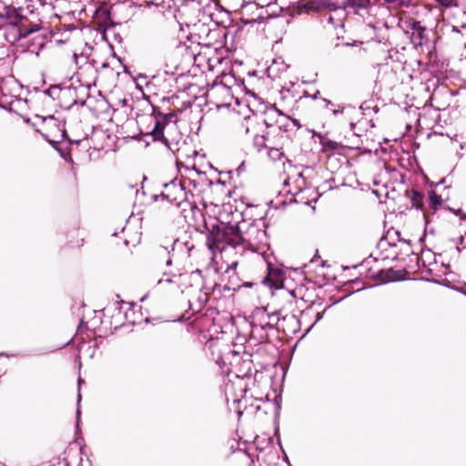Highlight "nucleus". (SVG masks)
<instances>
[{
	"label": "nucleus",
	"mask_w": 466,
	"mask_h": 466,
	"mask_svg": "<svg viewBox=\"0 0 466 466\" xmlns=\"http://www.w3.org/2000/svg\"><path fill=\"white\" fill-rule=\"evenodd\" d=\"M463 294L466 296V291H463Z\"/></svg>",
	"instance_id": "49530a36"
},
{
	"label": "nucleus",
	"mask_w": 466,
	"mask_h": 466,
	"mask_svg": "<svg viewBox=\"0 0 466 466\" xmlns=\"http://www.w3.org/2000/svg\"><path fill=\"white\" fill-rule=\"evenodd\" d=\"M453 213L456 215V216H461V209H457V210H453Z\"/></svg>",
	"instance_id": "c756f323"
},
{
	"label": "nucleus",
	"mask_w": 466,
	"mask_h": 466,
	"mask_svg": "<svg viewBox=\"0 0 466 466\" xmlns=\"http://www.w3.org/2000/svg\"><path fill=\"white\" fill-rule=\"evenodd\" d=\"M386 3H395L397 2L398 0H384Z\"/></svg>",
	"instance_id": "f704fd0d"
},
{
	"label": "nucleus",
	"mask_w": 466,
	"mask_h": 466,
	"mask_svg": "<svg viewBox=\"0 0 466 466\" xmlns=\"http://www.w3.org/2000/svg\"><path fill=\"white\" fill-rule=\"evenodd\" d=\"M323 101L327 104V105H331V101L327 99V98H323Z\"/></svg>",
	"instance_id": "473e14b6"
},
{
	"label": "nucleus",
	"mask_w": 466,
	"mask_h": 466,
	"mask_svg": "<svg viewBox=\"0 0 466 466\" xmlns=\"http://www.w3.org/2000/svg\"><path fill=\"white\" fill-rule=\"evenodd\" d=\"M262 3H265L266 5H268V4H270V2H268V0H261Z\"/></svg>",
	"instance_id": "e433bc0d"
},
{
	"label": "nucleus",
	"mask_w": 466,
	"mask_h": 466,
	"mask_svg": "<svg viewBox=\"0 0 466 466\" xmlns=\"http://www.w3.org/2000/svg\"><path fill=\"white\" fill-rule=\"evenodd\" d=\"M258 314H260L261 318L259 319V323L256 321L252 322L251 326L254 332H257L258 329H272L276 327L280 318L285 319V317L282 315V309L275 310L272 313H266V309H264L263 311L258 312Z\"/></svg>",
	"instance_id": "0eeeda50"
},
{
	"label": "nucleus",
	"mask_w": 466,
	"mask_h": 466,
	"mask_svg": "<svg viewBox=\"0 0 466 466\" xmlns=\"http://www.w3.org/2000/svg\"><path fill=\"white\" fill-rule=\"evenodd\" d=\"M82 382H83L82 379H81V378H79V379H78V386H79V387H80V384H81Z\"/></svg>",
	"instance_id": "a19ab883"
},
{
	"label": "nucleus",
	"mask_w": 466,
	"mask_h": 466,
	"mask_svg": "<svg viewBox=\"0 0 466 466\" xmlns=\"http://www.w3.org/2000/svg\"><path fill=\"white\" fill-rule=\"evenodd\" d=\"M326 145H327L329 147L332 148V149H334V148L336 147H335V146H336V143H335V142H333V141H328V142L326 143Z\"/></svg>",
	"instance_id": "bb28decb"
},
{
	"label": "nucleus",
	"mask_w": 466,
	"mask_h": 466,
	"mask_svg": "<svg viewBox=\"0 0 466 466\" xmlns=\"http://www.w3.org/2000/svg\"><path fill=\"white\" fill-rule=\"evenodd\" d=\"M80 414H81V412H80V410L78 408L77 410H76L77 420H79ZM76 425H78V421L76 422Z\"/></svg>",
	"instance_id": "7c9ffc66"
},
{
	"label": "nucleus",
	"mask_w": 466,
	"mask_h": 466,
	"mask_svg": "<svg viewBox=\"0 0 466 466\" xmlns=\"http://www.w3.org/2000/svg\"><path fill=\"white\" fill-rule=\"evenodd\" d=\"M350 127H351V129H353V127H354V124H353V123H351V124H350Z\"/></svg>",
	"instance_id": "a18cd8bd"
},
{
	"label": "nucleus",
	"mask_w": 466,
	"mask_h": 466,
	"mask_svg": "<svg viewBox=\"0 0 466 466\" xmlns=\"http://www.w3.org/2000/svg\"><path fill=\"white\" fill-rule=\"evenodd\" d=\"M321 319V315L318 314L317 321Z\"/></svg>",
	"instance_id": "37998d69"
},
{
	"label": "nucleus",
	"mask_w": 466,
	"mask_h": 466,
	"mask_svg": "<svg viewBox=\"0 0 466 466\" xmlns=\"http://www.w3.org/2000/svg\"><path fill=\"white\" fill-rule=\"evenodd\" d=\"M287 139V136L281 135L277 139L275 138L273 142L268 146V156L270 159L273 161H278L284 157V153L282 152V146Z\"/></svg>",
	"instance_id": "9d476101"
},
{
	"label": "nucleus",
	"mask_w": 466,
	"mask_h": 466,
	"mask_svg": "<svg viewBox=\"0 0 466 466\" xmlns=\"http://www.w3.org/2000/svg\"><path fill=\"white\" fill-rule=\"evenodd\" d=\"M430 207L433 210H436L441 204V197L439 196L435 191L431 190L429 193Z\"/></svg>",
	"instance_id": "dca6fc26"
},
{
	"label": "nucleus",
	"mask_w": 466,
	"mask_h": 466,
	"mask_svg": "<svg viewBox=\"0 0 466 466\" xmlns=\"http://www.w3.org/2000/svg\"><path fill=\"white\" fill-rule=\"evenodd\" d=\"M73 57H74L75 63H76V65H78V63H79V61H78V60H79V59H81L84 63H86V60H87V57H86V56H83V55H81V56H77L76 54H74V56H73Z\"/></svg>",
	"instance_id": "b1692460"
},
{
	"label": "nucleus",
	"mask_w": 466,
	"mask_h": 466,
	"mask_svg": "<svg viewBox=\"0 0 466 466\" xmlns=\"http://www.w3.org/2000/svg\"><path fill=\"white\" fill-rule=\"evenodd\" d=\"M407 197L410 199L411 207L417 209H421L423 206V195L417 190H410L406 192Z\"/></svg>",
	"instance_id": "4468645a"
},
{
	"label": "nucleus",
	"mask_w": 466,
	"mask_h": 466,
	"mask_svg": "<svg viewBox=\"0 0 466 466\" xmlns=\"http://www.w3.org/2000/svg\"><path fill=\"white\" fill-rule=\"evenodd\" d=\"M437 2L445 7H451L452 5H456L457 0H437Z\"/></svg>",
	"instance_id": "5701e85b"
},
{
	"label": "nucleus",
	"mask_w": 466,
	"mask_h": 466,
	"mask_svg": "<svg viewBox=\"0 0 466 466\" xmlns=\"http://www.w3.org/2000/svg\"><path fill=\"white\" fill-rule=\"evenodd\" d=\"M80 400H81V394H80V392H79V393H78V396H77V402L79 403V402H80Z\"/></svg>",
	"instance_id": "c9c22d12"
},
{
	"label": "nucleus",
	"mask_w": 466,
	"mask_h": 466,
	"mask_svg": "<svg viewBox=\"0 0 466 466\" xmlns=\"http://www.w3.org/2000/svg\"><path fill=\"white\" fill-rule=\"evenodd\" d=\"M352 107L351 106H343L341 109H333L332 110V114L334 116H338L339 114H342L345 110L347 109H351Z\"/></svg>",
	"instance_id": "393cba45"
},
{
	"label": "nucleus",
	"mask_w": 466,
	"mask_h": 466,
	"mask_svg": "<svg viewBox=\"0 0 466 466\" xmlns=\"http://www.w3.org/2000/svg\"><path fill=\"white\" fill-rule=\"evenodd\" d=\"M371 5L370 0H342V8H352L356 10V13L360 9H368Z\"/></svg>",
	"instance_id": "ddd939ff"
},
{
	"label": "nucleus",
	"mask_w": 466,
	"mask_h": 466,
	"mask_svg": "<svg viewBox=\"0 0 466 466\" xmlns=\"http://www.w3.org/2000/svg\"><path fill=\"white\" fill-rule=\"evenodd\" d=\"M410 37L415 46H421L427 40L426 28L421 25L418 31L411 32Z\"/></svg>",
	"instance_id": "2eb2a0df"
},
{
	"label": "nucleus",
	"mask_w": 466,
	"mask_h": 466,
	"mask_svg": "<svg viewBox=\"0 0 466 466\" xmlns=\"http://www.w3.org/2000/svg\"><path fill=\"white\" fill-rule=\"evenodd\" d=\"M245 223L239 225L238 247L244 249L260 253L266 258L268 249V237L264 228L257 223H250L246 229ZM268 264V275L264 278L263 283L271 289H281L283 286V273L275 268L271 262L265 258Z\"/></svg>",
	"instance_id": "f257e3e1"
},
{
	"label": "nucleus",
	"mask_w": 466,
	"mask_h": 466,
	"mask_svg": "<svg viewBox=\"0 0 466 466\" xmlns=\"http://www.w3.org/2000/svg\"><path fill=\"white\" fill-rule=\"evenodd\" d=\"M158 197H160V198H163V199H167V201H169V202H170V197H171V195L169 194V191H167V190H166V189H165V191L161 192V193L158 195Z\"/></svg>",
	"instance_id": "a878e982"
},
{
	"label": "nucleus",
	"mask_w": 466,
	"mask_h": 466,
	"mask_svg": "<svg viewBox=\"0 0 466 466\" xmlns=\"http://www.w3.org/2000/svg\"><path fill=\"white\" fill-rule=\"evenodd\" d=\"M318 94H319V91H317V93L313 96L314 99H316L318 97Z\"/></svg>",
	"instance_id": "58836bf2"
},
{
	"label": "nucleus",
	"mask_w": 466,
	"mask_h": 466,
	"mask_svg": "<svg viewBox=\"0 0 466 466\" xmlns=\"http://www.w3.org/2000/svg\"><path fill=\"white\" fill-rule=\"evenodd\" d=\"M79 97H83V93H79Z\"/></svg>",
	"instance_id": "c03bdc74"
},
{
	"label": "nucleus",
	"mask_w": 466,
	"mask_h": 466,
	"mask_svg": "<svg viewBox=\"0 0 466 466\" xmlns=\"http://www.w3.org/2000/svg\"><path fill=\"white\" fill-rule=\"evenodd\" d=\"M281 115L282 112L280 110L275 106H270L265 110L264 117L261 121L255 115L246 116L241 123V129L246 135H248L251 131H261V127L265 126L268 134L275 135L277 133V123L275 122L279 119Z\"/></svg>",
	"instance_id": "20e7f679"
},
{
	"label": "nucleus",
	"mask_w": 466,
	"mask_h": 466,
	"mask_svg": "<svg viewBox=\"0 0 466 466\" xmlns=\"http://www.w3.org/2000/svg\"><path fill=\"white\" fill-rule=\"evenodd\" d=\"M5 10L10 24L16 26L15 40L18 41V46L23 51L38 56L46 46V35L42 32V28L37 24H25L23 15L15 7L6 6Z\"/></svg>",
	"instance_id": "f03ea898"
},
{
	"label": "nucleus",
	"mask_w": 466,
	"mask_h": 466,
	"mask_svg": "<svg viewBox=\"0 0 466 466\" xmlns=\"http://www.w3.org/2000/svg\"><path fill=\"white\" fill-rule=\"evenodd\" d=\"M163 276L165 278L158 279L157 284H161L162 282H177L176 279L182 280L189 279L191 281L194 282H200L202 280V275L199 269L194 270L190 274H175L171 272H165Z\"/></svg>",
	"instance_id": "6e6552de"
},
{
	"label": "nucleus",
	"mask_w": 466,
	"mask_h": 466,
	"mask_svg": "<svg viewBox=\"0 0 466 466\" xmlns=\"http://www.w3.org/2000/svg\"><path fill=\"white\" fill-rule=\"evenodd\" d=\"M460 218H461V220H466V214H462V213H461V216H460Z\"/></svg>",
	"instance_id": "72a5a7b5"
},
{
	"label": "nucleus",
	"mask_w": 466,
	"mask_h": 466,
	"mask_svg": "<svg viewBox=\"0 0 466 466\" xmlns=\"http://www.w3.org/2000/svg\"><path fill=\"white\" fill-rule=\"evenodd\" d=\"M154 114L155 116H157V117H160L166 124L170 122L173 119V117L176 116V114L174 112L163 114L160 111H157L156 108H154Z\"/></svg>",
	"instance_id": "6ab92c4d"
},
{
	"label": "nucleus",
	"mask_w": 466,
	"mask_h": 466,
	"mask_svg": "<svg viewBox=\"0 0 466 466\" xmlns=\"http://www.w3.org/2000/svg\"><path fill=\"white\" fill-rule=\"evenodd\" d=\"M457 248L458 252H461V248L459 245L457 246V248Z\"/></svg>",
	"instance_id": "79ce46f5"
},
{
	"label": "nucleus",
	"mask_w": 466,
	"mask_h": 466,
	"mask_svg": "<svg viewBox=\"0 0 466 466\" xmlns=\"http://www.w3.org/2000/svg\"><path fill=\"white\" fill-rule=\"evenodd\" d=\"M258 132L259 131H251L250 133L254 134V147L257 148L258 152H260L262 149L268 148L275 138H273L272 134H268V132L267 131L263 132L262 135H259Z\"/></svg>",
	"instance_id": "9b49d317"
},
{
	"label": "nucleus",
	"mask_w": 466,
	"mask_h": 466,
	"mask_svg": "<svg viewBox=\"0 0 466 466\" xmlns=\"http://www.w3.org/2000/svg\"><path fill=\"white\" fill-rule=\"evenodd\" d=\"M328 7L330 11H342V13L345 11L343 10L342 8V0L340 1V3H333V2H329L328 3Z\"/></svg>",
	"instance_id": "412c9836"
},
{
	"label": "nucleus",
	"mask_w": 466,
	"mask_h": 466,
	"mask_svg": "<svg viewBox=\"0 0 466 466\" xmlns=\"http://www.w3.org/2000/svg\"><path fill=\"white\" fill-rule=\"evenodd\" d=\"M156 117L157 120L151 131V136L155 141H161L165 146L170 148L168 140L164 136V129L167 124L160 117H157V116H156Z\"/></svg>",
	"instance_id": "f8f14e48"
},
{
	"label": "nucleus",
	"mask_w": 466,
	"mask_h": 466,
	"mask_svg": "<svg viewBox=\"0 0 466 466\" xmlns=\"http://www.w3.org/2000/svg\"><path fill=\"white\" fill-rule=\"evenodd\" d=\"M207 246L213 253L223 251L227 247H238L239 225L213 224L208 228Z\"/></svg>",
	"instance_id": "7ed1b4c3"
},
{
	"label": "nucleus",
	"mask_w": 466,
	"mask_h": 466,
	"mask_svg": "<svg viewBox=\"0 0 466 466\" xmlns=\"http://www.w3.org/2000/svg\"><path fill=\"white\" fill-rule=\"evenodd\" d=\"M329 23H330L333 25H336L337 24L334 22V17L332 15H329L328 19Z\"/></svg>",
	"instance_id": "cd10ccee"
},
{
	"label": "nucleus",
	"mask_w": 466,
	"mask_h": 466,
	"mask_svg": "<svg viewBox=\"0 0 466 466\" xmlns=\"http://www.w3.org/2000/svg\"><path fill=\"white\" fill-rule=\"evenodd\" d=\"M187 182H188V184L192 185L194 187H197V183L195 180L188 179Z\"/></svg>",
	"instance_id": "c85d7f7f"
},
{
	"label": "nucleus",
	"mask_w": 466,
	"mask_h": 466,
	"mask_svg": "<svg viewBox=\"0 0 466 466\" xmlns=\"http://www.w3.org/2000/svg\"><path fill=\"white\" fill-rule=\"evenodd\" d=\"M61 98L72 99L71 104L68 106V109L72 108L75 105H80L84 106L86 105V99L88 96V86L79 85L78 86H66L60 89Z\"/></svg>",
	"instance_id": "423d86ee"
},
{
	"label": "nucleus",
	"mask_w": 466,
	"mask_h": 466,
	"mask_svg": "<svg viewBox=\"0 0 466 466\" xmlns=\"http://www.w3.org/2000/svg\"><path fill=\"white\" fill-rule=\"evenodd\" d=\"M60 89L56 86H50L48 89L45 91V94L52 97L53 99L56 97H61L60 96Z\"/></svg>",
	"instance_id": "aec40b11"
},
{
	"label": "nucleus",
	"mask_w": 466,
	"mask_h": 466,
	"mask_svg": "<svg viewBox=\"0 0 466 466\" xmlns=\"http://www.w3.org/2000/svg\"><path fill=\"white\" fill-rule=\"evenodd\" d=\"M150 4H153L156 6L167 5V7H170L171 5L173 4V0H155L153 2H150Z\"/></svg>",
	"instance_id": "4be33fe9"
},
{
	"label": "nucleus",
	"mask_w": 466,
	"mask_h": 466,
	"mask_svg": "<svg viewBox=\"0 0 466 466\" xmlns=\"http://www.w3.org/2000/svg\"><path fill=\"white\" fill-rule=\"evenodd\" d=\"M275 123H277V133L275 135H272V137L273 138L276 139L279 137L281 135L285 136L284 133L289 132L291 128V126L299 127V124L296 119H291L283 113L279 116V119L277 120Z\"/></svg>",
	"instance_id": "1a4fd4ad"
},
{
	"label": "nucleus",
	"mask_w": 466,
	"mask_h": 466,
	"mask_svg": "<svg viewBox=\"0 0 466 466\" xmlns=\"http://www.w3.org/2000/svg\"><path fill=\"white\" fill-rule=\"evenodd\" d=\"M164 188L169 191L170 203L174 204L177 207H181L182 205L191 206V204L187 201L188 192L187 191V181L186 180H178L177 178H174L167 183L164 184Z\"/></svg>",
	"instance_id": "39448f33"
},
{
	"label": "nucleus",
	"mask_w": 466,
	"mask_h": 466,
	"mask_svg": "<svg viewBox=\"0 0 466 466\" xmlns=\"http://www.w3.org/2000/svg\"><path fill=\"white\" fill-rule=\"evenodd\" d=\"M153 198L157 201L160 197H158V195H155Z\"/></svg>",
	"instance_id": "ea45409f"
},
{
	"label": "nucleus",
	"mask_w": 466,
	"mask_h": 466,
	"mask_svg": "<svg viewBox=\"0 0 466 466\" xmlns=\"http://www.w3.org/2000/svg\"><path fill=\"white\" fill-rule=\"evenodd\" d=\"M172 264V258L169 257L168 259L166 262L167 266H170Z\"/></svg>",
	"instance_id": "2f4dec72"
},
{
	"label": "nucleus",
	"mask_w": 466,
	"mask_h": 466,
	"mask_svg": "<svg viewBox=\"0 0 466 466\" xmlns=\"http://www.w3.org/2000/svg\"><path fill=\"white\" fill-rule=\"evenodd\" d=\"M262 3H265L266 5H268V4H270V2H268V0H261Z\"/></svg>",
	"instance_id": "4c0bfd02"
},
{
	"label": "nucleus",
	"mask_w": 466,
	"mask_h": 466,
	"mask_svg": "<svg viewBox=\"0 0 466 466\" xmlns=\"http://www.w3.org/2000/svg\"><path fill=\"white\" fill-rule=\"evenodd\" d=\"M202 289H206V288L202 287L200 289V294L198 297V309H201L205 306V304L208 301V292L207 290L202 291Z\"/></svg>",
	"instance_id": "a211bd4d"
},
{
	"label": "nucleus",
	"mask_w": 466,
	"mask_h": 466,
	"mask_svg": "<svg viewBox=\"0 0 466 466\" xmlns=\"http://www.w3.org/2000/svg\"><path fill=\"white\" fill-rule=\"evenodd\" d=\"M406 25V34H410V32H415L418 31L421 27V24L420 21H417L415 19H410L405 22Z\"/></svg>",
	"instance_id": "f3484780"
}]
</instances>
